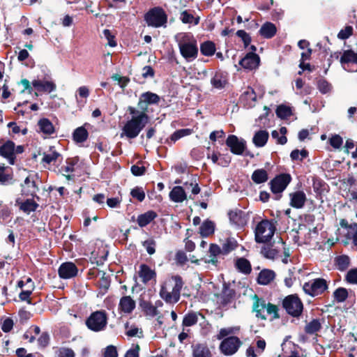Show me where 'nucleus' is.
<instances>
[{
	"label": "nucleus",
	"instance_id": "nucleus-1",
	"mask_svg": "<svg viewBox=\"0 0 357 357\" xmlns=\"http://www.w3.org/2000/svg\"><path fill=\"white\" fill-rule=\"evenodd\" d=\"M181 55L187 62H192L197 58V41L191 33L181 32L174 36Z\"/></svg>",
	"mask_w": 357,
	"mask_h": 357
},
{
	"label": "nucleus",
	"instance_id": "nucleus-2",
	"mask_svg": "<svg viewBox=\"0 0 357 357\" xmlns=\"http://www.w3.org/2000/svg\"><path fill=\"white\" fill-rule=\"evenodd\" d=\"M183 282L179 275H174L161 286L160 296L167 303H176L180 299Z\"/></svg>",
	"mask_w": 357,
	"mask_h": 357
},
{
	"label": "nucleus",
	"instance_id": "nucleus-3",
	"mask_svg": "<svg viewBox=\"0 0 357 357\" xmlns=\"http://www.w3.org/2000/svg\"><path fill=\"white\" fill-rule=\"evenodd\" d=\"M148 116L143 112L128 121L122 128L121 137L134 139L138 136L148 122Z\"/></svg>",
	"mask_w": 357,
	"mask_h": 357
},
{
	"label": "nucleus",
	"instance_id": "nucleus-4",
	"mask_svg": "<svg viewBox=\"0 0 357 357\" xmlns=\"http://www.w3.org/2000/svg\"><path fill=\"white\" fill-rule=\"evenodd\" d=\"M275 231L274 224L268 220L259 222L255 228V241L259 243H264L269 241Z\"/></svg>",
	"mask_w": 357,
	"mask_h": 357
},
{
	"label": "nucleus",
	"instance_id": "nucleus-5",
	"mask_svg": "<svg viewBox=\"0 0 357 357\" xmlns=\"http://www.w3.org/2000/svg\"><path fill=\"white\" fill-rule=\"evenodd\" d=\"M144 20L149 26L165 27L167 22V15L162 8L154 7L144 15Z\"/></svg>",
	"mask_w": 357,
	"mask_h": 357
},
{
	"label": "nucleus",
	"instance_id": "nucleus-6",
	"mask_svg": "<svg viewBox=\"0 0 357 357\" xmlns=\"http://www.w3.org/2000/svg\"><path fill=\"white\" fill-rule=\"evenodd\" d=\"M107 315L104 310H98L91 314L86 320L87 328L94 332H100L107 326Z\"/></svg>",
	"mask_w": 357,
	"mask_h": 357
},
{
	"label": "nucleus",
	"instance_id": "nucleus-7",
	"mask_svg": "<svg viewBox=\"0 0 357 357\" xmlns=\"http://www.w3.org/2000/svg\"><path fill=\"white\" fill-rule=\"evenodd\" d=\"M327 281L324 278H316L305 282L303 286L304 292L312 297L322 294L328 289Z\"/></svg>",
	"mask_w": 357,
	"mask_h": 357
},
{
	"label": "nucleus",
	"instance_id": "nucleus-8",
	"mask_svg": "<svg viewBox=\"0 0 357 357\" xmlns=\"http://www.w3.org/2000/svg\"><path fill=\"white\" fill-rule=\"evenodd\" d=\"M283 307L287 312L294 317H299L303 309V305L301 299L296 295H289L282 301Z\"/></svg>",
	"mask_w": 357,
	"mask_h": 357
},
{
	"label": "nucleus",
	"instance_id": "nucleus-9",
	"mask_svg": "<svg viewBox=\"0 0 357 357\" xmlns=\"http://www.w3.org/2000/svg\"><path fill=\"white\" fill-rule=\"evenodd\" d=\"M223 339L220 345V350L225 356L234 354L242 344L240 339L236 336H230Z\"/></svg>",
	"mask_w": 357,
	"mask_h": 357
},
{
	"label": "nucleus",
	"instance_id": "nucleus-10",
	"mask_svg": "<svg viewBox=\"0 0 357 357\" xmlns=\"http://www.w3.org/2000/svg\"><path fill=\"white\" fill-rule=\"evenodd\" d=\"M340 61L342 68L348 72H357V53L351 50H344Z\"/></svg>",
	"mask_w": 357,
	"mask_h": 357
},
{
	"label": "nucleus",
	"instance_id": "nucleus-11",
	"mask_svg": "<svg viewBox=\"0 0 357 357\" xmlns=\"http://www.w3.org/2000/svg\"><path fill=\"white\" fill-rule=\"evenodd\" d=\"M38 176L37 174H30L26 176L21 184V192L23 195L32 196L36 195L39 190V188L36 183Z\"/></svg>",
	"mask_w": 357,
	"mask_h": 357
},
{
	"label": "nucleus",
	"instance_id": "nucleus-12",
	"mask_svg": "<svg viewBox=\"0 0 357 357\" xmlns=\"http://www.w3.org/2000/svg\"><path fill=\"white\" fill-rule=\"evenodd\" d=\"M291 180V177L288 174H282L275 177L270 182L271 191L274 194L283 192Z\"/></svg>",
	"mask_w": 357,
	"mask_h": 357
},
{
	"label": "nucleus",
	"instance_id": "nucleus-13",
	"mask_svg": "<svg viewBox=\"0 0 357 357\" xmlns=\"http://www.w3.org/2000/svg\"><path fill=\"white\" fill-rule=\"evenodd\" d=\"M226 144L231 152L236 155H242L246 147V142L237 136L230 135L226 140Z\"/></svg>",
	"mask_w": 357,
	"mask_h": 357
},
{
	"label": "nucleus",
	"instance_id": "nucleus-14",
	"mask_svg": "<svg viewBox=\"0 0 357 357\" xmlns=\"http://www.w3.org/2000/svg\"><path fill=\"white\" fill-rule=\"evenodd\" d=\"M160 98L156 93L153 92L147 91L143 93L139 99L138 107L142 111V112L145 113L148 110V106L149 105H157L160 102Z\"/></svg>",
	"mask_w": 357,
	"mask_h": 357
},
{
	"label": "nucleus",
	"instance_id": "nucleus-15",
	"mask_svg": "<svg viewBox=\"0 0 357 357\" xmlns=\"http://www.w3.org/2000/svg\"><path fill=\"white\" fill-rule=\"evenodd\" d=\"M31 84L38 92L50 93L56 89L55 83L52 80L33 79Z\"/></svg>",
	"mask_w": 357,
	"mask_h": 357
},
{
	"label": "nucleus",
	"instance_id": "nucleus-16",
	"mask_svg": "<svg viewBox=\"0 0 357 357\" xmlns=\"http://www.w3.org/2000/svg\"><path fill=\"white\" fill-rule=\"evenodd\" d=\"M78 269L73 262L63 263L59 268V275L62 279H70L77 275Z\"/></svg>",
	"mask_w": 357,
	"mask_h": 357
},
{
	"label": "nucleus",
	"instance_id": "nucleus-17",
	"mask_svg": "<svg viewBox=\"0 0 357 357\" xmlns=\"http://www.w3.org/2000/svg\"><path fill=\"white\" fill-rule=\"evenodd\" d=\"M78 159L76 158H68L66 161V164L61 166L60 169L61 173L70 180H73L75 174H73L76 170V166L77 165Z\"/></svg>",
	"mask_w": 357,
	"mask_h": 357
},
{
	"label": "nucleus",
	"instance_id": "nucleus-18",
	"mask_svg": "<svg viewBox=\"0 0 357 357\" xmlns=\"http://www.w3.org/2000/svg\"><path fill=\"white\" fill-rule=\"evenodd\" d=\"M0 155L8 159L10 165H13L15 160V143L13 141L8 140L0 146Z\"/></svg>",
	"mask_w": 357,
	"mask_h": 357
},
{
	"label": "nucleus",
	"instance_id": "nucleus-19",
	"mask_svg": "<svg viewBox=\"0 0 357 357\" xmlns=\"http://www.w3.org/2000/svg\"><path fill=\"white\" fill-rule=\"evenodd\" d=\"M259 56L257 54L250 52L239 61V64L245 69L253 70L259 66Z\"/></svg>",
	"mask_w": 357,
	"mask_h": 357
},
{
	"label": "nucleus",
	"instance_id": "nucleus-20",
	"mask_svg": "<svg viewBox=\"0 0 357 357\" xmlns=\"http://www.w3.org/2000/svg\"><path fill=\"white\" fill-rule=\"evenodd\" d=\"M252 311L255 312L256 317L263 320L266 319L265 314V309L266 307V301L262 298H259L256 294L252 296Z\"/></svg>",
	"mask_w": 357,
	"mask_h": 357
},
{
	"label": "nucleus",
	"instance_id": "nucleus-21",
	"mask_svg": "<svg viewBox=\"0 0 357 357\" xmlns=\"http://www.w3.org/2000/svg\"><path fill=\"white\" fill-rule=\"evenodd\" d=\"M240 100L248 107H254L257 101V95L254 89L251 87H248L241 94Z\"/></svg>",
	"mask_w": 357,
	"mask_h": 357
},
{
	"label": "nucleus",
	"instance_id": "nucleus-22",
	"mask_svg": "<svg viewBox=\"0 0 357 357\" xmlns=\"http://www.w3.org/2000/svg\"><path fill=\"white\" fill-rule=\"evenodd\" d=\"M36 130L45 136L51 135L55 132L52 123L47 118H42L38 121Z\"/></svg>",
	"mask_w": 357,
	"mask_h": 357
},
{
	"label": "nucleus",
	"instance_id": "nucleus-23",
	"mask_svg": "<svg viewBox=\"0 0 357 357\" xmlns=\"http://www.w3.org/2000/svg\"><path fill=\"white\" fill-rule=\"evenodd\" d=\"M235 296V291L224 284L223 289L218 296V301L222 307L230 304Z\"/></svg>",
	"mask_w": 357,
	"mask_h": 357
},
{
	"label": "nucleus",
	"instance_id": "nucleus-24",
	"mask_svg": "<svg viewBox=\"0 0 357 357\" xmlns=\"http://www.w3.org/2000/svg\"><path fill=\"white\" fill-rule=\"evenodd\" d=\"M290 205L295 208H301L306 202V195L303 191H296L289 195Z\"/></svg>",
	"mask_w": 357,
	"mask_h": 357
},
{
	"label": "nucleus",
	"instance_id": "nucleus-25",
	"mask_svg": "<svg viewBox=\"0 0 357 357\" xmlns=\"http://www.w3.org/2000/svg\"><path fill=\"white\" fill-rule=\"evenodd\" d=\"M169 199L175 203H181L187 199L185 189L182 186H174L169 192Z\"/></svg>",
	"mask_w": 357,
	"mask_h": 357
},
{
	"label": "nucleus",
	"instance_id": "nucleus-26",
	"mask_svg": "<svg viewBox=\"0 0 357 357\" xmlns=\"http://www.w3.org/2000/svg\"><path fill=\"white\" fill-rule=\"evenodd\" d=\"M135 308V301L130 296H123L119 301V309L125 314L131 313Z\"/></svg>",
	"mask_w": 357,
	"mask_h": 357
},
{
	"label": "nucleus",
	"instance_id": "nucleus-27",
	"mask_svg": "<svg viewBox=\"0 0 357 357\" xmlns=\"http://www.w3.org/2000/svg\"><path fill=\"white\" fill-rule=\"evenodd\" d=\"M275 273L271 269L261 270L257 277V282L261 285L269 284L275 278Z\"/></svg>",
	"mask_w": 357,
	"mask_h": 357
},
{
	"label": "nucleus",
	"instance_id": "nucleus-28",
	"mask_svg": "<svg viewBox=\"0 0 357 357\" xmlns=\"http://www.w3.org/2000/svg\"><path fill=\"white\" fill-rule=\"evenodd\" d=\"M16 204L19 206L20 210L27 214L35 211L38 207V204L32 199H28L24 202H22L20 199H17L16 200Z\"/></svg>",
	"mask_w": 357,
	"mask_h": 357
},
{
	"label": "nucleus",
	"instance_id": "nucleus-29",
	"mask_svg": "<svg viewBox=\"0 0 357 357\" xmlns=\"http://www.w3.org/2000/svg\"><path fill=\"white\" fill-rule=\"evenodd\" d=\"M269 134L266 130H259L256 132L252 138V142L256 147H263L268 139Z\"/></svg>",
	"mask_w": 357,
	"mask_h": 357
},
{
	"label": "nucleus",
	"instance_id": "nucleus-30",
	"mask_svg": "<svg viewBox=\"0 0 357 357\" xmlns=\"http://www.w3.org/2000/svg\"><path fill=\"white\" fill-rule=\"evenodd\" d=\"M139 275L142 278V282L146 283L155 276V273L147 265L142 264L139 266Z\"/></svg>",
	"mask_w": 357,
	"mask_h": 357
},
{
	"label": "nucleus",
	"instance_id": "nucleus-31",
	"mask_svg": "<svg viewBox=\"0 0 357 357\" xmlns=\"http://www.w3.org/2000/svg\"><path fill=\"white\" fill-rule=\"evenodd\" d=\"M157 217V214L153 211H149L137 217V223L141 227L149 225Z\"/></svg>",
	"mask_w": 357,
	"mask_h": 357
},
{
	"label": "nucleus",
	"instance_id": "nucleus-32",
	"mask_svg": "<svg viewBox=\"0 0 357 357\" xmlns=\"http://www.w3.org/2000/svg\"><path fill=\"white\" fill-rule=\"evenodd\" d=\"M211 83L216 89H222L227 84V76L222 72H217L211 79Z\"/></svg>",
	"mask_w": 357,
	"mask_h": 357
},
{
	"label": "nucleus",
	"instance_id": "nucleus-33",
	"mask_svg": "<svg viewBox=\"0 0 357 357\" xmlns=\"http://www.w3.org/2000/svg\"><path fill=\"white\" fill-rule=\"evenodd\" d=\"M276 31V26L271 22H266L259 30L261 36L266 38H271L275 36Z\"/></svg>",
	"mask_w": 357,
	"mask_h": 357
},
{
	"label": "nucleus",
	"instance_id": "nucleus-34",
	"mask_svg": "<svg viewBox=\"0 0 357 357\" xmlns=\"http://www.w3.org/2000/svg\"><path fill=\"white\" fill-rule=\"evenodd\" d=\"M334 263L337 269L344 271L350 266V258L346 255H342L335 258Z\"/></svg>",
	"mask_w": 357,
	"mask_h": 357
},
{
	"label": "nucleus",
	"instance_id": "nucleus-35",
	"mask_svg": "<svg viewBox=\"0 0 357 357\" xmlns=\"http://www.w3.org/2000/svg\"><path fill=\"white\" fill-rule=\"evenodd\" d=\"M279 253L280 250L272 245H264L261 250V254L268 259H275Z\"/></svg>",
	"mask_w": 357,
	"mask_h": 357
},
{
	"label": "nucleus",
	"instance_id": "nucleus-36",
	"mask_svg": "<svg viewBox=\"0 0 357 357\" xmlns=\"http://www.w3.org/2000/svg\"><path fill=\"white\" fill-rule=\"evenodd\" d=\"M229 218L230 221L237 226H243L245 224L243 212L240 210L230 211Z\"/></svg>",
	"mask_w": 357,
	"mask_h": 357
},
{
	"label": "nucleus",
	"instance_id": "nucleus-37",
	"mask_svg": "<svg viewBox=\"0 0 357 357\" xmlns=\"http://www.w3.org/2000/svg\"><path fill=\"white\" fill-rule=\"evenodd\" d=\"M216 51L215 45L211 40L205 41L200 45V52L205 56H213Z\"/></svg>",
	"mask_w": 357,
	"mask_h": 357
},
{
	"label": "nucleus",
	"instance_id": "nucleus-38",
	"mask_svg": "<svg viewBox=\"0 0 357 357\" xmlns=\"http://www.w3.org/2000/svg\"><path fill=\"white\" fill-rule=\"evenodd\" d=\"M192 357H211V354L207 347L199 344L192 347Z\"/></svg>",
	"mask_w": 357,
	"mask_h": 357
},
{
	"label": "nucleus",
	"instance_id": "nucleus-39",
	"mask_svg": "<svg viewBox=\"0 0 357 357\" xmlns=\"http://www.w3.org/2000/svg\"><path fill=\"white\" fill-rule=\"evenodd\" d=\"M251 177L253 182L257 184L265 183L268 178L267 172L264 169L255 170Z\"/></svg>",
	"mask_w": 357,
	"mask_h": 357
},
{
	"label": "nucleus",
	"instance_id": "nucleus-40",
	"mask_svg": "<svg viewBox=\"0 0 357 357\" xmlns=\"http://www.w3.org/2000/svg\"><path fill=\"white\" fill-rule=\"evenodd\" d=\"M200 234L202 237H207L213 234L215 224L211 220H205L200 227Z\"/></svg>",
	"mask_w": 357,
	"mask_h": 357
},
{
	"label": "nucleus",
	"instance_id": "nucleus-41",
	"mask_svg": "<svg viewBox=\"0 0 357 357\" xmlns=\"http://www.w3.org/2000/svg\"><path fill=\"white\" fill-rule=\"evenodd\" d=\"M236 267L240 272L244 274H249L252 271L250 261L243 257L238 258L236 260Z\"/></svg>",
	"mask_w": 357,
	"mask_h": 357
},
{
	"label": "nucleus",
	"instance_id": "nucleus-42",
	"mask_svg": "<svg viewBox=\"0 0 357 357\" xmlns=\"http://www.w3.org/2000/svg\"><path fill=\"white\" fill-rule=\"evenodd\" d=\"M139 305L146 315L155 317L158 314V310L151 303L143 301L140 302Z\"/></svg>",
	"mask_w": 357,
	"mask_h": 357
},
{
	"label": "nucleus",
	"instance_id": "nucleus-43",
	"mask_svg": "<svg viewBox=\"0 0 357 357\" xmlns=\"http://www.w3.org/2000/svg\"><path fill=\"white\" fill-rule=\"evenodd\" d=\"M184 189L185 190H190L191 195L189 198L193 199L192 195H197L200 192V188L195 179H191L190 181H186L183 183Z\"/></svg>",
	"mask_w": 357,
	"mask_h": 357
},
{
	"label": "nucleus",
	"instance_id": "nucleus-44",
	"mask_svg": "<svg viewBox=\"0 0 357 357\" xmlns=\"http://www.w3.org/2000/svg\"><path fill=\"white\" fill-rule=\"evenodd\" d=\"M241 330L240 326H231L221 328L217 335L218 340H222L229 335L238 334Z\"/></svg>",
	"mask_w": 357,
	"mask_h": 357
},
{
	"label": "nucleus",
	"instance_id": "nucleus-45",
	"mask_svg": "<svg viewBox=\"0 0 357 357\" xmlns=\"http://www.w3.org/2000/svg\"><path fill=\"white\" fill-rule=\"evenodd\" d=\"M237 247V241L233 238H227L222 246V255H226Z\"/></svg>",
	"mask_w": 357,
	"mask_h": 357
},
{
	"label": "nucleus",
	"instance_id": "nucleus-46",
	"mask_svg": "<svg viewBox=\"0 0 357 357\" xmlns=\"http://www.w3.org/2000/svg\"><path fill=\"white\" fill-rule=\"evenodd\" d=\"M346 236L347 238L351 240L353 245L357 248V223H352L348 226Z\"/></svg>",
	"mask_w": 357,
	"mask_h": 357
},
{
	"label": "nucleus",
	"instance_id": "nucleus-47",
	"mask_svg": "<svg viewBox=\"0 0 357 357\" xmlns=\"http://www.w3.org/2000/svg\"><path fill=\"white\" fill-rule=\"evenodd\" d=\"M321 328V323L319 319H314L309 322L305 327V331L308 334H314Z\"/></svg>",
	"mask_w": 357,
	"mask_h": 357
},
{
	"label": "nucleus",
	"instance_id": "nucleus-48",
	"mask_svg": "<svg viewBox=\"0 0 357 357\" xmlns=\"http://www.w3.org/2000/svg\"><path fill=\"white\" fill-rule=\"evenodd\" d=\"M61 156L60 153L50 147V151L43 153L42 161L47 164L55 162Z\"/></svg>",
	"mask_w": 357,
	"mask_h": 357
},
{
	"label": "nucleus",
	"instance_id": "nucleus-49",
	"mask_svg": "<svg viewBox=\"0 0 357 357\" xmlns=\"http://www.w3.org/2000/svg\"><path fill=\"white\" fill-rule=\"evenodd\" d=\"M198 315L199 314L195 312L186 314L183 319V326L188 327L195 325L198 321Z\"/></svg>",
	"mask_w": 357,
	"mask_h": 357
},
{
	"label": "nucleus",
	"instance_id": "nucleus-50",
	"mask_svg": "<svg viewBox=\"0 0 357 357\" xmlns=\"http://www.w3.org/2000/svg\"><path fill=\"white\" fill-rule=\"evenodd\" d=\"M180 20L184 24H194L197 25L199 22V17H195L192 14L187 10H183L181 13Z\"/></svg>",
	"mask_w": 357,
	"mask_h": 357
},
{
	"label": "nucleus",
	"instance_id": "nucleus-51",
	"mask_svg": "<svg viewBox=\"0 0 357 357\" xmlns=\"http://www.w3.org/2000/svg\"><path fill=\"white\" fill-rule=\"evenodd\" d=\"M87 137L88 132L83 127H79L77 128L73 132V139L76 142H84V141L86 140Z\"/></svg>",
	"mask_w": 357,
	"mask_h": 357
},
{
	"label": "nucleus",
	"instance_id": "nucleus-52",
	"mask_svg": "<svg viewBox=\"0 0 357 357\" xmlns=\"http://www.w3.org/2000/svg\"><path fill=\"white\" fill-rule=\"evenodd\" d=\"M276 114L282 119H286L292 114L291 108L284 105H280L277 107Z\"/></svg>",
	"mask_w": 357,
	"mask_h": 357
},
{
	"label": "nucleus",
	"instance_id": "nucleus-53",
	"mask_svg": "<svg viewBox=\"0 0 357 357\" xmlns=\"http://www.w3.org/2000/svg\"><path fill=\"white\" fill-rule=\"evenodd\" d=\"M333 296L338 303H342L347 300L348 291L345 288L339 287L334 291Z\"/></svg>",
	"mask_w": 357,
	"mask_h": 357
},
{
	"label": "nucleus",
	"instance_id": "nucleus-54",
	"mask_svg": "<svg viewBox=\"0 0 357 357\" xmlns=\"http://www.w3.org/2000/svg\"><path fill=\"white\" fill-rule=\"evenodd\" d=\"M317 88L321 93L326 94L331 91L332 86L326 79H320L317 82Z\"/></svg>",
	"mask_w": 357,
	"mask_h": 357
},
{
	"label": "nucleus",
	"instance_id": "nucleus-55",
	"mask_svg": "<svg viewBox=\"0 0 357 357\" xmlns=\"http://www.w3.org/2000/svg\"><path fill=\"white\" fill-rule=\"evenodd\" d=\"M131 196L137 199L139 202H142L145 199V192L142 187H135L130 192Z\"/></svg>",
	"mask_w": 357,
	"mask_h": 357
},
{
	"label": "nucleus",
	"instance_id": "nucleus-56",
	"mask_svg": "<svg viewBox=\"0 0 357 357\" xmlns=\"http://www.w3.org/2000/svg\"><path fill=\"white\" fill-rule=\"evenodd\" d=\"M192 133V130L188 128L181 129L174 132L172 136L171 139L176 142L183 137L188 136Z\"/></svg>",
	"mask_w": 357,
	"mask_h": 357
},
{
	"label": "nucleus",
	"instance_id": "nucleus-57",
	"mask_svg": "<svg viewBox=\"0 0 357 357\" xmlns=\"http://www.w3.org/2000/svg\"><path fill=\"white\" fill-rule=\"evenodd\" d=\"M12 178V176L6 172V167L3 165H0V184H6Z\"/></svg>",
	"mask_w": 357,
	"mask_h": 357
},
{
	"label": "nucleus",
	"instance_id": "nucleus-58",
	"mask_svg": "<svg viewBox=\"0 0 357 357\" xmlns=\"http://www.w3.org/2000/svg\"><path fill=\"white\" fill-rule=\"evenodd\" d=\"M155 241L152 239H148L142 243L143 247L146 249V252L149 255H153L155 252Z\"/></svg>",
	"mask_w": 357,
	"mask_h": 357
},
{
	"label": "nucleus",
	"instance_id": "nucleus-59",
	"mask_svg": "<svg viewBox=\"0 0 357 357\" xmlns=\"http://www.w3.org/2000/svg\"><path fill=\"white\" fill-rule=\"evenodd\" d=\"M353 33V27L347 26L344 29H341L337 34V38L340 40H346L349 38Z\"/></svg>",
	"mask_w": 357,
	"mask_h": 357
},
{
	"label": "nucleus",
	"instance_id": "nucleus-60",
	"mask_svg": "<svg viewBox=\"0 0 357 357\" xmlns=\"http://www.w3.org/2000/svg\"><path fill=\"white\" fill-rule=\"evenodd\" d=\"M307 156V151L305 150L299 151L298 149L294 150L290 154V157L293 160H302L303 158Z\"/></svg>",
	"mask_w": 357,
	"mask_h": 357
},
{
	"label": "nucleus",
	"instance_id": "nucleus-61",
	"mask_svg": "<svg viewBox=\"0 0 357 357\" xmlns=\"http://www.w3.org/2000/svg\"><path fill=\"white\" fill-rule=\"evenodd\" d=\"M311 50L310 48H307V50L305 52H303L301 53V61L300 63V68L303 70L308 69L310 68L309 63H305L304 61L309 59L310 55H311Z\"/></svg>",
	"mask_w": 357,
	"mask_h": 357
},
{
	"label": "nucleus",
	"instance_id": "nucleus-62",
	"mask_svg": "<svg viewBox=\"0 0 357 357\" xmlns=\"http://www.w3.org/2000/svg\"><path fill=\"white\" fill-rule=\"evenodd\" d=\"M347 282L357 284V268L349 270L345 277Z\"/></svg>",
	"mask_w": 357,
	"mask_h": 357
},
{
	"label": "nucleus",
	"instance_id": "nucleus-63",
	"mask_svg": "<svg viewBox=\"0 0 357 357\" xmlns=\"http://www.w3.org/2000/svg\"><path fill=\"white\" fill-rule=\"evenodd\" d=\"M265 311L267 312L268 314L272 315L273 319H277L279 317V314L278 313V309L275 305H273L270 303L266 304Z\"/></svg>",
	"mask_w": 357,
	"mask_h": 357
},
{
	"label": "nucleus",
	"instance_id": "nucleus-64",
	"mask_svg": "<svg viewBox=\"0 0 357 357\" xmlns=\"http://www.w3.org/2000/svg\"><path fill=\"white\" fill-rule=\"evenodd\" d=\"M104 357H118L116 347L113 345L107 346L105 349Z\"/></svg>",
	"mask_w": 357,
	"mask_h": 357
}]
</instances>
